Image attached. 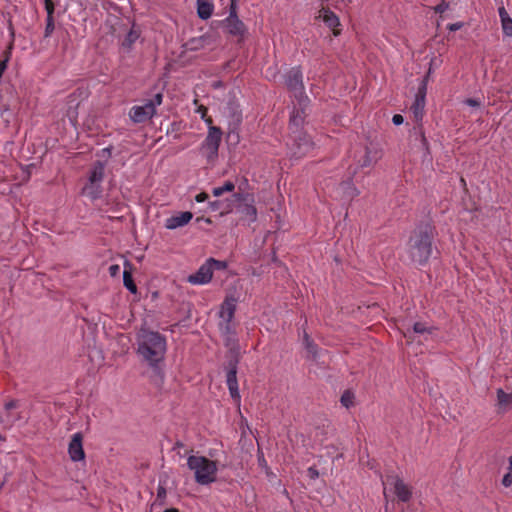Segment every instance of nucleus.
<instances>
[{
	"mask_svg": "<svg viewBox=\"0 0 512 512\" xmlns=\"http://www.w3.org/2000/svg\"><path fill=\"white\" fill-rule=\"evenodd\" d=\"M167 351L165 336L159 332L141 329L137 335V354L162 378L160 364Z\"/></svg>",
	"mask_w": 512,
	"mask_h": 512,
	"instance_id": "nucleus-1",
	"label": "nucleus"
},
{
	"mask_svg": "<svg viewBox=\"0 0 512 512\" xmlns=\"http://www.w3.org/2000/svg\"><path fill=\"white\" fill-rule=\"evenodd\" d=\"M187 466L194 472L195 481L199 485H209L214 483L217 479V462L205 456H189Z\"/></svg>",
	"mask_w": 512,
	"mask_h": 512,
	"instance_id": "nucleus-2",
	"label": "nucleus"
},
{
	"mask_svg": "<svg viewBox=\"0 0 512 512\" xmlns=\"http://www.w3.org/2000/svg\"><path fill=\"white\" fill-rule=\"evenodd\" d=\"M409 254L412 261L425 263L432 254V238L427 230L415 231L409 241Z\"/></svg>",
	"mask_w": 512,
	"mask_h": 512,
	"instance_id": "nucleus-3",
	"label": "nucleus"
},
{
	"mask_svg": "<svg viewBox=\"0 0 512 512\" xmlns=\"http://www.w3.org/2000/svg\"><path fill=\"white\" fill-rule=\"evenodd\" d=\"M208 133L201 144L200 151L207 160L213 161L218 156V149L222 140V131L220 128L211 125V119L206 120Z\"/></svg>",
	"mask_w": 512,
	"mask_h": 512,
	"instance_id": "nucleus-4",
	"label": "nucleus"
},
{
	"mask_svg": "<svg viewBox=\"0 0 512 512\" xmlns=\"http://www.w3.org/2000/svg\"><path fill=\"white\" fill-rule=\"evenodd\" d=\"M292 143L288 144L289 154L294 159H299L309 154L314 149V142L305 132L292 134Z\"/></svg>",
	"mask_w": 512,
	"mask_h": 512,
	"instance_id": "nucleus-5",
	"label": "nucleus"
},
{
	"mask_svg": "<svg viewBox=\"0 0 512 512\" xmlns=\"http://www.w3.org/2000/svg\"><path fill=\"white\" fill-rule=\"evenodd\" d=\"M286 85L294 93L300 105L307 101L308 97L303 93V76L299 68L295 67L289 71L286 77Z\"/></svg>",
	"mask_w": 512,
	"mask_h": 512,
	"instance_id": "nucleus-6",
	"label": "nucleus"
},
{
	"mask_svg": "<svg viewBox=\"0 0 512 512\" xmlns=\"http://www.w3.org/2000/svg\"><path fill=\"white\" fill-rule=\"evenodd\" d=\"M233 197L238 202L237 210L241 213L249 222L256 221L257 210L254 206V199L249 194L235 193Z\"/></svg>",
	"mask_w": 512,
	"mask_h": 512,
	"instance_id": "nucleus-7",
	"label": "nucleus"
},
{
	"mask_svg": "<svg viewBox=\"0 0 512 512\" xmlns=\"http://www.w3.org/2000/svg\"><path fill=\"white\" fill-rule=\"evenodd\" d=\"M383 486L385 496L387 495V490L393 488L394 493L401 501L406 502L411 497V490L397 476H388L385 480H383Z\"/></svg>",
	"mask_w": 512,
	"mask_h": 512,
	"instance_id": "nucleus-8",
	"label": "nucleus"
},
{
	"mask_svg": "<svg viewBox=\"0 0 512 512\" xmlns=\"http://www.w3.org/2000/svg\"><path fill=\"white\" fill-rule=\"evenodd\" d=\"M382 156L377 145L365 146L359 155H355V162L358 167L365 168L375 164Z\"/></svg>",
	"mask_w": 512,
	"mask_h": 512,
	"instance_id": "nucleus-9",
	"label": "nucleus"
},
{
	"mask_svg": "<svg viewBox=\"0 0 512 512\" xmlns=\"http://www.w3.org/2000/svg\"><path fill=\"white\" fill-rule=\"evenodd\" d=\"M224 25L228 33L231 35L242 36L246 32L244 23L236 15L234 0H232L230 14L224 20Z\"/></svg>",
	"mask_w": 512,
	"mask_h": 512,
	"instance_id": "nucleus-10",
	"label": "nucleus"
},
{
	"mask_svg": "<svg viewBox=\"0 0 512 512\" xmlns=\"http://www.w3.org/2000/svg\"><path fill=\"white\" fill-rule=\"evenodd\" d=\"M213 277V271L209 264L205 261L198 270L187 277V282L192 285L208 284Z\"/></svg>",
	"mask_w": 512,
	"mask_h": 512,
	"instance_id": "nucleus-11",
	"label": "nucleus"
},
{
	"mask_svg": "<svg viewBox=\"0 0 512 512\" xmlns=\"http://www.w3.org/2000/svg\"><path fill=\"white\" fill-rule=\"evenodd\" d=\"M238 298L233 294L226 295L219 309V318L221 321L232 322L236 311Z\"/></svg>",
	"mask_w": 512,
	"mask_h": 512,
	"instance_id": "nucleus-12",
	"label": "nucleus"
},
{
	"mask_svg": "<svg viewBox=\"0 0 512 512\" xmlns=\"http://www.w3.org/2000/svg\"><path fill=\"white\" fill-rule=\"evenodd\" d=\"M427 80L424 79L418 89L415 96V100L411 106V112L414 115L416 121H420L423 118L425 108V95H426Z\"/></svg>",
	"mask_w": 512,
	"mask_h": 512,
	"instance_id": "nucleus-13",
	"label": "nucleus"
},
{
	"mask_svg": "<svg viewBox=\"0 0 512 512\" xmlns=\"http://www.w3.org/2000/svg\"><path fill=\"white\" fill-rule=\"evenodd\" d=\"M82 441L83 435L81 432L74 433L71 437L68 453L71 460L74 462L82 461L85 458Z\"/></svg>",
	"mask_w": 512,
	"mask_h": 512,
	"instance_id": "nucleus-14",
	"label": "nucleus"
},
{
	"mask_svg": "<svg viewBox=\"0 0 512 512\" xmlns=\"http://www.w3.org/2000/svg\"><path fill=\"white\" fill-rule=\"evenodd\" d=\"M154 114L152 105L145 102L143 105L133 106L130 109L129 117L134 123H142L152 118Z\"/></svg>",
	"mask_w": 512,
	"mask_h": 512,
	"instance_id": "nucleus-15",
	"label": "nucleus"
},
{
	"mask_svg": "<svg viewBox=\"0 0 512 512\" xmlns=\"http://www.w3.org/2000/svg\"><path fill=\"white\" fill-rule=\"evenodd\" d=\"M309 100L307 99L306 102H303L302 105H299L298 109H294L290 116V129L292 134H296L300 131V127H302L305 119V109L308 105Z\"/></svg>",
	"mask_w": 512,
	"mask_h": 512,
	"instance_id": "nucleus-16",
	"label": "nucleus"
},
{
	"mask_svg": "<svg viewBox=\"0 0 512 512\" xmlns=\"http://www.w3.org/2000/svg\"><path fill=\"white\" fill-rule=\"evenodd\" d=\"M193 218V214L189 211L180 212L177 215H173L166 219L165 227L169 230H174L179 227H183L187 225L191 219Z\"/></svg>",
	"mask_w": 512,
	"mask_h": 512,
	"instance_id": "nucleus-17",
	"label": "nucleus"
},
{
	"mask_svg": "<svg viewBox=\"0 0 512 512\" xmlns=\"http://www.w3.org/2000/svg\"><path fill=\"white\" fill-rule=\"evenodd\" d=\"M318 18H321L327 27L334 30V34L338 35L339 32L335 29L340 25L338 16L329 9L322 8L319 11Z\"/></svg>",
	"mask_w": 512,
	"mask_h": 512,
	"instance_id": "nucleus-18",
	"label": "nucleus"
},
{
	"mask_svg": "<svg viewBox=\"0 0 512 512\" xmlns=\"http://www.w3.org/2000/svg\"><path fill=\"white\" fill-rule=\"evenodd\" d=\"M219 327L226 346H232L236 342V333L232 322L221 321Z\"/></svg>",
	"mask_w": 512,
	"mask_h": 512,
	"instance_id": "nucleus-19",
	"label": "nucleus"
},
{
	"mask_svg": "<svg viewBox=\"0 0 512 512\" xmlns=\"http://www.w3.org/2000/svg\"><path fill=\"white\" fill-rule=\"evenodd\" d=\"M197 15L202 20L209 19L214 11V5L211 0H197Z\"/></svg>",
	"mask_w": 512,
	"mask_h": 512,
	"instance_id": "nucleus-20",
	"label": "nucleus"
},
{
	"mask_svg": "<svg viewBox=\"0 0 512 512\" xmlns=\"http://www.w3.org/2000/svg\"><path fill=\"white\" fill-rule=\"evenodd\" d=\"M82 192L92 200L99 199L102 195V183L87 180Z\"/></svg>",
	"mask_w": 512,
	"mask_h": 512,
	"instance_id": "nucleus-21",
	"label": "nucleus"
},
{
	"mask_svg": "<svg viewBox=\"0 0 512 512\" xmlns=\"http://www.w3.org/2000/svg\"><path fill=\"white\" fill-rule=\"evenodd\" d=\"M227 386L233 399L238 400L240 398L238 390V382L236 377V368L233 367L227 372Z\"/></svg>",
	"mask_w": 512,
	"mask_h": 512,
	"instance_id": "nucleus-22",
	"label": "nucleus"
},
{
	"mask_svg": "<svg viewBox=\"0 0 512 512\" xmlns=\"http://www.w3.org/2000/svg\"><path fill=\"white\" fill-rule=\"evenodd\" d=\"M497 406L501 412L510 410L512 407V393H506L503 389H498Z\"/></svg>",
	"mask_w": 512,
	"mask_h": 512,
	"instance_id": "nucleus-23",
	"label": "nucleus"
},
{
	"mask_svg": "<svg viewBox=\"0 0 512 512\" xmlns=\"http://www.w3.org/2000/svg\"><path fill=\"white\" fill-rule=\"evenodd\" d=\"M104 172H105V164L101 161H97L93 164L91 167L89 174H88V180L92 182H100L102 183L104 179Z\"/></svg>",
	"mask_w": 512,
	"mask_h": 512,
	"instance_id": "nucleus-24",
	"label": "nucleus"
},
{
	"mask_svg": "<svg viewBox=\"0 0 512 512\" xmlns=\"http://www.w3.org/2000/svg\"><path fill=\"white\" fill-rule=\"evenodd\" d=\"M139 37L140 31L136 29L135 25H133L130 31L125 36V39L122 42V47L127 50H130L133 44L139 39Z\"/></svg>",
	"mask_w": 512,
	"mask_h": 512,
	"instance_id": "nucleus-25",
	"label": "nucleus"
},
{
	"mask_svg": "<svg viewBox=\"0 0 512 512\" xmlns=\"http://www.w3.org/2000/svg\"><path fill=\"white\" fill-rule=\"evenodd\" d=\"M235 189V185L231 181H226L222 186L214 187L212 189V194L215 197H220L225 192H232Z\"/></svg>",
	"mask_w": 512,
	"mask_h": 512,
	"instance_id": "nucleus-26",
	"label": "nucleus"
},
{
	"mask_svg": "<svg viewBox=\"0 0 512 512\" xmlns=\"http://www.w3.org/2000/svg\"><path fill=\"white\" fill-rule=\"evenodd\" d=\"M123 284L131 293L135 294L137 292V287L132 279L130 272L127 270H124L123 272Z\"/></svg>",
	"mask_w": 512,
	"mask_h": 512,
	"instance_id": "nucleus-27",
	"label": "nucleus"
},
{
	"mask_svg": "<svg viewBox=\"0 0 512 512\" xmlns=\"http://www.w3.org/2000/svg\"><path fill=\"white\" fill-rule=\"evenodd\" d=\"M206 262L209 264L213 272L214 270H224L227 268V263L225 261L208 258Z\"/></svg>",
	"mask_w": 512,
	"mask_h": 512,
	"instance_id": "nucleus-28",
	"label": "nucleus"
},
{
	"mask_svg": "<svg viewBox=\"0 0 512 512\" xmlns=\"http://www.w3.org/2000/svg\"><path fill=\"white\" fill-rule=\"evenodd\" d=\"M509 466L507 473L503 476L502 484L505 487H510L512 485V456L508 459Z\"/></svg>",
	"mask_w": 512,
	"mask_h": 512,
	"instance_id": "nucleus-29",
	"label": "nucleus"
},
{
	"mask_svg": "<svg viewBox=\"0 0 512 512\" xmlns=\"http://www.w3.org/2000/svg\"><path fill=\"white\" fill-rule=\"evenodd\" d=\"M340 401L344 407L349 408L353 405L354 395L350 391H345L342 394Z\"/></svg>",
	"mask_w": 512,
	"mask_h": 512,
	"instance_id": "nucleus-30",
	"label": "nucleus"
},
{
	"mask_svg": "<svg viewBox=\"0 0 512 512\" xmlns=\"http://www.w3.org/2000/svg\"><path fill=\"white\" fill-rule=\"evenodd\" d=\"M503 33L508 36L512 37V18L505 19L501 21Z\"/></svg>",
	"mask_w": 512,
	"mask_h": 512,
	"instance_id": "nucleus-31",
	"label": "nucleus"
},
{
	"mask_svg": "<svg viewBox=\"0 0 512 512\" xmlns=\"http://www.w3.org/2000/svg\"><path fill=\"white\" fill-rule=\"evenodd\" d=\"M55 25H54V18L50 15V17L46 18V27L44 31V36L49 37L53 31H54Z\"/></svg>",
	"mask_w": 512,
	"mask_h": 512,
	"instance_id": "nucleus-32",
	"label": "nucleus"
},
{
	"mask_svg": "<svg viewBox=\"0 0 512 512\" xmlns=\"http://www.w3.org/2000/svg\"><path fill=\"white\" fill-rule=\"evenodd\" d=\"M304 344L309 354H311L313 357H316V346L313 344L307 334L304 336Z\"/></svg>",
	"mask_w": 512,
	"mask_h": 512,
	"instance_id": "nucleus-33",
	"label": "nucleus"
},
{
	"mask_svg": "<svg viewBox=\"0 0 512 512\" xmlns=\"http://www.w3.org/2000/svg\"><path fill=\"white\" fill-rule=\"evenodd\" d=\"M163 100V95L161 93H157L154 97L148 100L146 103L148 105H152L154 112L156 113V107L161 105Z\"/></svg>",
	"mask_w": 512,
	"mask_h": 512,
	"instance_id": "nucleus-34",
	"label": "nucleus"
},
{
	"mask_svg": "<svg viewBox=\"0 0 512 512\" xmlns=\"http://www.w3.org/2000/svg\"><path fill=\"white\" fill-rule=\"evenodd\" d=\"M413 331L417 334H424L426 332L430 333L431 330L426 326V324L421 322H416L413 325Z\"/></svg>",
	"mask_w": 512,
	"mask_h": 512,
	"instance_id": "nucleus-35",
	"label": "nucleus"
},
{
	"mask_svg": "<svg viewBox=\"0 0 512 512\" xmlns=\"http://www.w3.org/2000/svg\"><path fill=\"white\" fill-rule=\"evenodd\" d=\"M449 8V3L446 1H442L437 6L434 7L435 12L444 13Z\"/></svg>",
	"mask_w": 512,
	"mask_h": 512,
	"instance_id": "nucleus-36",
	"label": "nucleus"
},
{
	"mask_svg": "<svg viewBox=\"0 0 512 512\" xmlns=\"http://www.w3.org/2000/svg\"><path fill=\"white\" fill-rule=\"evenodd\" d=\"M108 270H109V274L112 277H116L120 273V266L118 264H112V265L109 266Z\"/></svg>",
	"mask_w": 512,
	"mask_h": 512,
	"instance_id": "nucleus-37",
	"label": "nucleus"
},
{
	"mask_svg": "<svg viewBox=\"0 0 512 512\" xmlns=\"http://www.w3.org/2000/svg\"><path fill=\"white\" fill-rule=\"evenodd\" d=\"M8 62L9 54H7L6 57L0 61V78L2 77L4 71L7 69Z\"/></svg>",
	"mask_w": 512,
	"mask_h": 512,
	"instance_id": "nucleus-38",
	"label": "nucleus"
},
{
	"mask_svg": "<svg viewBox=\"0 0 512 512\" xmlns=\"http://www.w3.org/2000/svg\"><path fill=\"white\" fill-rule=\"evenodd\" d=\"M45 9L47 11V17L53 16L54 5L50 0H45Z\"/></svg>",
	"mask_w": 512,
	"mask_h": 512,
	"instance_id": "nucleus-39",
	"label": "nucleus"
},
{
	"mask_svg": "<svg viewBox=\"0 0 512 512\" xmlns=\"http://www.w3.org/2000/svg\"><path fill=\"white\" fill-rule=\"evenodd\" d=\"M498 13H499V17H500V20L503 21L505 19H508L510 18L509 14L507 13L505 7L501 6L498 8Z\"/></svg>",
	"mask_w": 512,
	"mask_h": 512,
	"instance_id": "nucleus-40",
	"label": "nucleus"
},
{
	"mask_svg": "<svg viewBox=\"0 0 512 512\" xmlns=\"http://www.w3.org/2000/svg\"><path fill=\"white\" fill-rule=\"evenodd\" d=\"M392 122H393L394 125L399 126V125H401L404 122V118L400 114H395L392 117Z\"/></svg>",
	"mask_w": 512,
	"mask_h": 512,
	"instance_id": "nucleus-41",
	"label": "nucleus"
},
{
	"mask_svg": "<svg viewBox=\"0 0 512 512\" xmlns=\"http://www.w3.org/2000/svg\"><path fill=\"white\" fill-rule=\"evenodd\" d=\"M462 27H463L462 22H455V23H451L448 25V29L450 31H457V30H460Z\"/></svg>",
	"mask_w": 512,
	"mask_h": 512,
	"instance_id": "nucleus-42",
	"label": "nucleus"
},
{
	"mask_svg": "<svg viewBox=\"0 0 512 512\" xmlns=\"http://www.w3.org/2000/svg\"><path fill=\"white\" fill-rule=\"evenodd\" d=\"M208 199V194L201 192L195 196V201L198 203L205 202Z\"/></svg>",
	"mask_w": 512,
	"mask_h": 512,
	"instance_id": "nucleus-43",
	"label": "nucleus"
},
{
	"mask_svg": "<svg viewBox=\"0 0 512 512\" xmlns=\"http://www.w3.org/2000/svg\"><path fill=\"white\" fill-rule=\"evenodd\" d=\"M222 202L221 201H212L209 202V207L212 211H218L221 207Z\"/></svg>",
	"mask_w": 512,
	"mask_h": 512,
	"instance_id": "nucleus-44",
	"label": "nucleus"
},
{
	"mask_svg": "<svg viewBox=\"0 0 512 512\" xmlns=\"http://www.w3.org/2000/svg\"><path fill=\"white\" fill-rule=\"evenodd\" d=\"M465 104H467L468 106H471V107H479L480 106V102L473 98H469V99L465 100Z\"/></svg>",
	"mask_w": 512,
	"mask_h": 512,
	"instance_id": "nucleus-45",
	"label": "nucleus"
},
{
	"mask_svg": "<svg viewBox=\"0 0 512 512\" xmlns=\"http://www.w3.org/2000/svg\"><path fill=\"white\" fill-rule=\"evenodd\" d=\"M5 407H6V409H8V410H9V409H13V408H15V407H16V402H15V401L7 402V403L5 404Z\"/></svg>",
	"mask_w": 512,
	"mask_h": 512,
	"instance_id": "nucleus-46",
	"label": "nucleus"
},
{
	"mask_svg": "<svg viewBox=\"0 0 512 512\" xmlns=\"http://www.w3.org/2000/svg\"><path fill=\"white\" fill-rule=\"evenodd\" d=\"M165 494H166L165 489H164V488H162V487H160V488L158 489V497H161V498H162V497H165Z\"/></svg>",
	"mask_w": 512,
	"mask_h": 512,
	"instance_id": "nucleus-47",
	"label": "nucleus"
},
{
	"mask_svg": "<svg viewBox=\"0 0 512 512\" xmlns=\"http://www.w3.org/2000/svg\"><path fill=\"white\" fill-rule=\"evenodd\" d=\"M358 194V191L355 188H351V191L348 192L349 197H354Z\"/></svg>",
	"mask_w": 512,
	"mask_h": 512,
	"instance_id": "nucleus-48",
	"label": "nucleus"
},
{
	"mask_svg": "<svg viewBox=\"0 0 512 512\" xmlns=\"http://www.w3.org/2000/svg\"><path fill=\"white\" fill-rule=\"evenodd\" d=\"M163 512H178V510L175 508H170V509L164 510Z\"/></svg>",
	"mask_w": 512,
	"mask_h": 512,
	"instance_id": "nucleus-49",
	"label": "nucleus"
},
{
	"mask_svg": "<svg viewBox=\"0 0 512 512\" xmlns=\"http://www.w3.org/2000/svg\"><path fill=\"white\" fill-rule=\"evenodd\" d=\"M258 461H260V463H263V462H265V459L261 460V458H258Z\"/></svg>",
	"mask_w": 512,
	"mask_h": 512,
	"instance_id": "nucleus-50",
	"label": "nucleus"
},
{
	"mask_svg": "<svg viewBox=\"0 0 512 512\" xmlns=\"http://www.w3.org/2000/svg\"><path fill=\"white\" fill-rule=\"evenodd\" d=\"M258 461H260V463H263V462H265V459L261 460V458H258Z\"/></svg>",
	"mask_w": 512,
	"mask_h": 512,
	"instance_id": "nucleus-51",
	"label": "nucleus"
},
{
	"mask_svg": "<svg viewBox=\"0 0 512 512\" xmlns=\"http://www.w3.org/2000/svg\"><path fill=\"white\" fill-rule=\"evenodd\" d=\"M258 461H260V463H263V462H265V459L261 460V458H258Z\"/></svg>",
	"mask_w": 512,
	"mask_h": 512,
	"instance_id": "nucleus-52",
	"label": "nucleus"
},
{
	"mask_svg": "<svg viewBox=\"0 0 512 512\" xmlns=\"http://www.w3.org/2000/svg\"><path fill=\"white\" fill-rule=\"evenodd\" d=\"M230 209H231V206L227 205V211H229Z\"/></svg>",
	"mask_w": 512,
	"mask_h": 512,
	"instance_id": "nucleus-53",
	"label": "nucleus"
}]
</instances>
